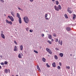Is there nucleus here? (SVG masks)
Instances as JSON below:
<instances>
[{
    "mask_svg": "<svg viewBox=\"0 0 76 76\" xmlns=\"http://www.w3.org/2000/svg\"><path fill=\"white\" fill-rule=\"evenodd\" d=\"M23 19L24 22L26 23H28L29 22V19H28V17L25 16L23 18Z\"/></svg>",
    "mask_w": 76,
    "mask_h": 76,
    "instance_id": "f03ea898",
    "label": "nucleus"
},
{
    "mask_svg": "<svg viewBox=\"0 0 76 76\" xmlns=\"http://www.w3.org/2000/svg\"><path fill=\"white\" fill-rule=\"evenodd\" d=\"M58 42L61 45H63V41H62V40H61L60 42V40H59Z\"/></svg>",
    "mask_w": 76,
    "mask_h": 76,
    "instance_id": "0eeeda50",
    "label": "nucleus"
},
{
    "mask_svg": "<svg viewBox=\"0 0 76 76\" xmlns=\"http://www.w3.org/2000/svg\"><path fill=\"white\" fill-rule=\"evenodd\" d=\"M11 13L13 17H15V13H14V12H11Z\"/></svg>",
    "mask_w": 76,
    "mask_h": 76,
    "instance_id": "f3484780",
    "label": "nucleus"
},
{
    "mask_svg": "<svg viewBox=\"0 0 76 76\" xmlns=\"http://www.w3.org/2000/svg\"><path fill=\"white\" fill-rule=\"evenodd\" d=\"M66 30L67 31H70V28L69 27H67L66 28Z\"/></svg>",
    "mask_w": 76,
    "mask_h": 76,
    "instance_id": "ddd939ff",
    "label": "nucleus"
},
{
    "mask_svg": "<svg viewBox=\"0 0 76 76\" xmlns=\"http://www.w3.org/2000/svg\"><path fill=\"white\" fill-rule=\"evenodd\" d=\"M58 41V39H56L55 42H57Z\"/></svg>",
    "mask_w": 76,
    "mask_h": 76,
    "instance_id": "473e14b6",
    "label": "nucleus"
},
{
    "mask_svg": "<svg viewBox=\"0 0 76 76\" xmlns=\"http://www.w3.org/2000/svg\"><path fill=\"white\" fill-rule=\"evenodd\" d=\"M0 69H1V66H0Z\"/></svg>",
    "mask_w": 76,
    "mask_h": 76,
    "instance_id": "864d4df0",
    "label": "nucleus"
},
{
    "mask_svg": "<svg viewBox=\"0 0 76 76\" xmlns=\"http://www.w3.org/2000/svg\"><path fill=\"white\" fill-rule=\"evenodd\" d=\"M70 8L68 7L67 8V12H69V13H72V11H70Z\"/></svg>",
    "mask_w": 76,
    "mask_h": 76,
    "instance_id": "6e6552de",
    "label": "nucleus"
},
{
    "mask_svg": "<svg viewBox=\"0 0 76 76\" xmlns=\"http://www.w3.org/2000/svg\"><path fill=\"white\" fill-rule=\"evenodd\" d=\"M8 18H9V19H10V20H11V21H12V22H13V21H14V19L13 18V17L12 16L10 17V16H8Z\"/></svg>",
    "mask_w": 76,
    "mask_h": 76,
    "instance_id": "39448f33",
    "label": "nucleus"
},
{
    "mask_svg": "<svg viewBox=\"0 0 76 76\" xmlns=\"http://www.w3.org/2000/svg\"><path fill=\"white\" fill-rule=\"evenodd\" d=\"M56 5H58V4L59 3V2H58V1H56Z\"/></svg>",
    "mask_w": 76,
    "mask_h": 76,
    "instance_id": "bb28decb",
    "label": "nucleus"
},
{
    "mask_svg": "<svg viewBox=\"0 0 76 76\" xmlns=\"http://www.w3.org/2000/svg\"><path fill=\"white\" fill-rule=\"evenodd\" d=\"M18 49V47L16 46H15L14 49V51H17Z\"/></svg>",
    "mask_w": 76,
    "mask_h": 76,
    "instance_id": "423d86ee",
    "label": "nucleus"
},
{
    "mask_svg": "<svg viewBox=\"0 0 76 76\" xmlns=\"http://www.w3.org/2000/svg\"><path fill=\"white\" fill-rule=\"evenodd\" d=\"M21 56H23V54L22 53H19L18 56L19 58H22Z\"/></svg>",
    "mask_w": 76,
    "mask_h": 76,
    "instance_id": "9b49d317",
    "label": "nucleus"
},
{
    "mask_svg": "<svg viewBox=\"0 0 76 76\" xmlns=\"http://www.w3.org/2000/svg\"><path fill=\"white\" fill-rule=\"evenodd\" d=\"M66 68L68 69H70V67L69 66H66Z\"/></svg>",
    "mask_w": 76,
    "mask_h": 76,
    "instance_id": "a878e982",
    "label": "nucleus"
},
{
    "mask_svg": "<svg viewBox=\"0 0 76 76\" xmlns=\"http://www.w3.org/2000/svg\"><path fill=\"white\" fill-rule=\"evenodd\" d=\"M70 56H72V54H70Z\"/></svg>",
    "mask_w": 76,
    "mask_h": 76,
    "instance_id": "603ef678",
    "label": "nucleus"
},
{
    "mask_svg": "<svg viewBox=\"0 0 76 76\" xmlns=\"http://www.w3.org/2000/svg\"><path fill=\"white\" fill-rule=\"evenodd\" d=\"M51 41L52 42H53V41H54V39H51Z\"/></svg>",
    "mask_w": 76,
    "mask_h": 76,
    "instance_id": "09e8293b",
    "label": "nucleus"
},
{
    "mask_svg": "<svg viewBox=\"0 0 76 76\" xmlns=\"http://www.w3.org/2000/svg\"><path fill=\"white\" fill-rule=\"evenodd\" d=\"M18 9H19V10H22V9H21L19 7H18Z\"/></svg>",
    "mask_w": 76,
    "mask_h": 76,
    "instance_id": "a19ab883",
    "label": "nucleus"
},
{
    "mask_svg": "<svg viewBox=\"0 0 76 76\" xmlns=\"http://www.w3.org/2000/svg\"><path fill=\"white\" fill-rule=\"evenodd\" d=\"M52 1L54 2V1H55V0H52Z\"/></svg>",
    "mask_w": 76,
    "mask_h": 76,
    "instance_id": "8fccbe9b",
    "label": "nucleus"
},
{
    "mask_svg": "<svg viewBox=\"0 0 76 76\" xmlns=\"http://www.w3.org/2000/svg\"><path fill=\"white\" fill-rule=\"evenodd\" d=\"M74 16L73 17V19L75 20V18H76V15L75 14L73 15Z\"/></svg>",
    "mask_w": 76,
    "mask_h": 76,
    "instance_id": "393cba45",
    "label": "nucleus"
},
{
    "mask_svg": "<svg viewBox=\"0 0 76 76\" xmlns=\"http://www.w3.org/2000/svg\"><path fill=\"white\" fill-rule=\"evenodd\" d=\"M54 57L56 60H57V59H58V57L57 56L55 55L54 56Z\"/></svg>",
    "mask_w": 76,
    "mask_h": 76,
    "instance_id": "b1692460",
    "label": "nucleus"
},
{
    "mask_svg": "<svg viewBox=\"0 0 76 76\" xmlns=\"http://www.w3.org/2000/svg\"><path fill=\"white\" fill-rule=\"evenodd\" d=\"M0 57L1 58H3V56H2V55H1L0 56Z\"/></svg>",
    "mask_w": 76,
    "mask_h": 76,
    "instance_id": "49530a36",
    "label": "nucleus"
},
{
    "mask_svg": "<svg viewBox=\"0 0 76 76\" xmlns=\"http://www.w3.org/2000/svg\"><path fill=\"white\" fill-rule=\"evenodd\" d=\"M29 31L30 32H33V30H30Z\"/></svg>",
    "mask_w": 76,
    "mask_h": 76,
    "instance_id": "e433bc0d",
    "label": "nucleus"
},
{
    "mask_svg": "<svg viewBox=\"0 0 76 76\" xmlns=\"http://www.w3.org/2000/svg\"><path fill=\"white\" fill-rule=\"evenodd\" d=\"M57 69H58V70H60V69H61V68L60 66H57Z\"/></svg>",
    "mask_w": 76,
    "mask_h": 76,
    "instance_id": "cd10ccee",
    "label": "nucleus"
},
{
    "mask_svg": "<svg viewBox=\"0 0 76 76\" xmlns=\"http://www.w3.org/2000/svg\"><path fill=\"white\" fill-rule=\"evenodd\" d=\"M4 15L5 16H6V15Z\"/></svg>",
    "mask_w": 76,
    "mask_h": 76,
    "instance_id": "5fc2aeb1",
    "label": "nucleus"
},
{
    "mask_svg": "<svg viewBox=\"0 0 76 76\" xmlns=\"http://www.w3.org/2000/svg\"><path fill=\"white\" fill-rule=\"evenodd\" d=\"M30 2H33L34 1V0H30Z\"/></svg>",
    "mask_w": 76,
    "mask_h": 76,
    "instance_id": "79ce46f5",
    "label": "nucleus"
},
{
    "mask_svg": "<svg viewBox=\"0 0 76 76\" xmlns=\"http://www.w3.org/2000/svg\"><path fill=\"white\" fill-rule=\"evenodd\" d=\"M46 50L48 52V53H49L50 54H52V52H51V50H50V49L48 48H46Z\"/></svg>",
    "mask_w": 76,
    "mask_h": 76,
    "instance_id": "7ed1b4c3",
    "label": "nucleus"
},
{
    "mask_svg": "<svg viewBox=\"0 0 76 76\" xmlns=\"http://www.w3.org/2000/svg\"><path fill=\"white\" fill-rule=\"evenodd\" d=\"M26 29L27 31H28L29 29V28L27 27V28H26Z\"/></svg>",
    "mask_w": 76,
    "mask_h": 76,
    "instance_id": "c756f323",
    "label": "nucleus"
},
{
    "mask_svg": "<svg viewBox=\"0 0 76 76\" xmlns=\"http://www.w3.org/2000/svg\"><path fill=\"white\" fill-rule=\"evenodd\" d=\"M59 55L61 57H63V53H61L59 54Z\"/></svg>",
    "mask_w": 76,
    "mask_h": 76,
    "instance_id": "a211bd4d",
    "label": "nucleus"
},
{
    "mask_svg": "<svg viewBox=\"0 0 76 76\" xmlns=\"http://www.w3.org/2000/svg\"><path fill=\"white\" fill-rule=\"evenodd\" d=\"M21 20H22V19H21V18H19L18 20L20 23H22Z\"/></svg>",
    "mask_w": 76,
    "mask_h": 76,
    "instance_id": "2eb2a0df",
    "label": "nucleus"
},
{
    "mask_svg": "<svg viewBox=\"0 0 76 76\" xmlns=\"http://www.w3.org/2000/svg\"><path fill=\"white\" fill-rule=\"evenodd\" d=\"M8 63V62H7V61H5L4 62V64H7Z\"/></svg>",
    "mask_w": 76,
    "mask_h": 76,
    "instance_id": "72a5a7b5",
    "label": "nucleus"
},
{
    "mask_svg": "<svg viewBox=\"0 0 76 76\" xmlns=\"http://www.w3.org/2000/svg\"><path fill=\"white\" fill-rule=\"evenodd\" d=\"M53 36L55 37H56V34L55 33L53 34Z\"/></svg>",
    "mask_w": 76,
    "mask_h": 76,
    "instance_id": "2f4dec72",
    "label": "nucleus"
},
{
    "mask_svg": "<svg viewBox=\"0 0 76 76\" xmlns=\"http://www.w3.org/2000/svg\"><path fill=\"white\" fill-rule=\"evenodd\" d=\"M20 50H21V51H22V50H23V45H21L20 46Z\"/></svg>",
    "mask_w": 76,
    "mask_h": 76,
    "instance_id": "4468645a",
    "label": "nucleus"
},
{
    "mask_svg": "<svg viewBox=\"0 0 76 76\" xmlns=\"http://www.w3.org/2000/svg\"><path fill=\"white\" fill-rule=\"evenodd\" d=\"M48 42V43H49V44H51L52 42H51V41H50V40H48L47 41Z\"/></svg>",
    "mask_w": 76,
    "mask_h": 76,
    "instance_id": "4be33fe9",
    "label": "nucleus"
},
{
    "mask_svg": "<svg viewBox=\"0 0 76 76\" xmlns=\"http://www.w3.org/2000/svg\"><path fill=\"white\" fill-rule=\"evenodd\" d=\"M1 37L2 38H3V39H5V36H4V34H1Z\"/></svg>",
    "mask_w": 76,
    "mask_h": 76,
    "instance_id": "1a4fd4ad",
    "label": "nucleus"
},
{
    "mask_svg": "<svg viewBox=\"0 0 76 76\" xmlns=\"http://www.w3.org/2000/svg\"><path fill=\"white\" fill-rule=\"evenodd\" d=\"M56 50H57L58 51L59 50V49H58V48H56Z\"/></svg>",
    "mask_w": 76,
    "mask_h": 76,
    "instance_id": "c03bdc74",
    "label": "nucleus"
},
{
    "mask_svg": "<svg viewBox=\"0 0 76 76\" xmlns=\"http://www.w3.org/2000/svg\"><path fill=\"white\" fill-rule=\"evenodd\" d=\"M37 69L39 71L41 72V69H40V68H39V66L38 65L37 66Z\"/></svg>",
    "mask_w": 76,
    "mask_h": 76,
    "instance_id": "dca6fc26",
    "label": "nucleus"
},
{
    "mask_svg": "<svg viewBox=\"0 0 76 76\" xmlns=\"http://www.w3.org/2000/svg\"><path fill=\"white\" fill-rule=\"evenodd\" d=\"M70 11H71V10H70L69 12H70Z\"/></svg>",
    "mask_w": 76,
    "mask_h": 76,
    "instance_id": "6e6d98bb",
    "label": "nucleus"
},
{
    "mask_svg": "<svg viewBox=\"0 0 76 76\" xmlns=\"http://www.w3.org/2000/svg\"><path fill=\"white\" fill-rule=\"evenodd\" d=\"M8 72L9 73H10V69H8Z\"/></svg>",
    "mask_w": 76,
    "mask_h": 76,
    "instance_id": "a18cd8bd",
    "label": "nucleus"
},
{
    "mask_svg": "<svg viewBox=\"0 0 76 76\" xmlns=\"http://www.w3.org/2000/svg\"><path fill=\"white\" fill-rule=\"evenodd\" d=\"M1 65H4V63H3V62H1Z\"/></svg>",
    "mask_w": 76,
    "mask_h": 76,
    "instance_id": "ea45409f",
    "label": "nucleus"
},
{
    "mask_svg": "<svg viewBox=\"0 0 76 76\" xmlns=\"http://www.w3.org/2000/svg\"><path fill=\"white\" fill-rule=\"evenodd\" d=\"M14 42L15 44H16V45H17L18 43H17L16 42V41L15 40L14 41Z\"/></svg>",
    "mask_w": 76,
    "mask_h": 76,
    "instance_id": "f704fd0d",
    "label": "nucleus"
},
{
    "mask_svg": "<svg viewBox=\"0 0 76 76\" xmlns=\"http://www.w3.org/2000/svg\"><path fill=\"white\" fill-rule=\"evenodd\" d=\"M47 16H48V14H46L45 15V18H47Z\"/></svg>",
    "mask_w": 76,
    "mask_h": 76,
    "instance_id": "c9c22d12",
    "label": "nucleus"
},
{
    "mask_svg": "<svg viewBox=\"0 0 76 76\" xmlns=\"http://www.w3.org/2000/svg\"><path fill=\"white\" fill-rule=\"evenodd\" d=\"M55 9L56 11H59V10L61 9V7L60 5H58V7L56 5L54 6Z\"/></svg>",
    "mask_w": 76,
    "mask_h": 76,
    "instance_id": "f257e3e1",
    "label": "nucleus"
},
{
    "mask_svg": "<svg viewBox=\"0 0 76 76\" xmlns=\"http://www.w3.org/2000/svg\"><path fill=\"white\" fill-rule=\"evenodd\" d=\"M42 37H44V34H42Z\"/></svg>",
    "mask_w": 76,
    "mask_h": 76,
    "instance_id": "37998d69",
    "label": "nucleus"
},
{
    "mask_svg": "<svg viewBox=\"0 0 76 76\" xmlns=\"http://www.w3.org/2000/svg\"><path fill=\"white\" fill-rule=\"evenodd\" d=\"M0 1L1 2H3V3H4V1L3 0H1Z\"/></svg>",
    "mask_w": 76,
    "mask_h": 76,
    "instance_id": "4c0bfd02",
    "label": "nucleus"
},
{
    "mask_svg": "<svg viewBox=\"0 0 76 76\" xmlns=\"http://www.w3.org/2000/svg\"><path fill=\"white\" fill-rule=\"evenodd\" d=\"M6 23H8V24H10V25H12V21H9L7 20H6Z\"/></svg>",
    "mask_w": 76,
    "mask_h": 76,
    "instance_id": "20e7f679",
    "label": "nucleus"
},
{
    "mask_svg": "<svg viewBox=\"0 0 76 76\" xmlns=\"http://www.w3.org/2000/svg\"><path fill=\"white\" fill-rule=\"evenodd\" d=\"M46 66L48 67H50V66L48 65V63L46 64Z\"/></svg>",
    "mask_w": 76,
    "mask_h": 76,
    "instance_id": "c85d7f7f",
    "label": "nucleus"
},
{
    "mask_svg": "<svg viewBox=\"0 0 76 76\" xmlns=\"http://www.w3.org/2000/svg\"><path fill=\"white\" fill-rule=\"evenodd\" d=\"M52 65L53 67H56V63L55 62H53L52 63Z\"/></svg>",
    "mask_w": 76,
    "mask_h": 76,
    "instance_id": "f8f14e48",
    "label": "nucleus"
},
{
    "mask_svg": "<svg viewBox=\"0 0 76 76\" xmlns=\"http://www.w3.org/2000/svg\"><path fill=\"white\" fill-rule=\"evenodd\" d=\"M17 17L18 18H20V15H19V14L18 13H17Z\"/></svg>",
    "mask_w": 76,
    "mask_h": 76,
    "instance_id": "aec40b11",
    "label": "nucleus"
},
{
    "mask_svg": "<svg viewBox=\"0 0 76 76\" xmlns=\"http://www.w3.org/2000/svg\"><path fill=\"white\" fill-rule=\"evenodd\" d=\"M64 16L65 18H66V19H68V17H67V14H65Z\"/></svg>",
    "mask_w": 76,
    "mask_h": 76,
    "instance_id": "412c9836",
    "label": "nucleus"
},
{
    "mask_svg": "<svg viewBox=\"0 0 76 76\" xmlns=\"http://www.w3.org/2000/svg\"><path fill=\"white\" fill-rule=\"evenodd\" d=\"M42 60L43 62H45L46 59L44 58H43Z\"/></svg>",
    "mask_w": 76,
    "mask_h": 76,
    "instance_id": "5701e85b",
    "label": "nucleus"
},
{
    "mask_svg": "<svg viewBox=\"0 0 76 76\" xmlns=\"http://www.w3.org/2000/svg\"><path fill=\"white\" fill-rule=\"evenodd\" d=\"M4 72L5 73H8V70H7V69H6L4 70Z\"/></svg>",
    "mask_w": 76,
    "mask_h": 76,
    "instance_id": "6ab92c4d",
    "label": "nucleus"
},
{
    "mask_svg": "<svg viewBox=\"0 0 76 76\" xmlns=\"http://www.w3.org/2000/svg\"><path fill=\"white\" fill-rule=\"evenodd\" d=\"M59 66H61V63L60 62H59Z\"/></svg>",
    "mask_w": 76,
    "mask_h": 76,
    "instance_id": "58836bf2",
    "label": "nucleus"
},
{
    "mask_svg": "<svg viewBox=\"0 0 76 76\" xmlns=\"http://www.w3.org/2000/svg\"><path fill=\"white\" fill-rule=\"evenodd\" d=\"M1 34H3V31H1Z\"/></svg>",
    "mask_w": 76,
    "mask_h": 76,
    "instance_id": "3c124183",
    "label": "nucleus"
},
{
    "mask_svg": "<svg viewBox=\"0 0 76 76\" xmlns=\"http://www.w3.org/2000/svg\"><path fill=\"white\" fill-rule=\"evenodd\" d=\"M45 19H46V20H48V18H46Z\"/></svg>",
    "mask_w": 76,
    "mask_h": 76,
    "instance_id": "de8ad7c7",
    "label": "nucleus"
},
{
    "mask_svg": "<svg viewBox=\"0 0 76 76\" xmlns=\"http://www.w3.org/2000/svg\"><path fill=\"white\" fill-rule=\"evenodd\" d=\"M48 38L50 39H52V36L50 34H49L48 35Z\"/></svg>",
    "mask_w": 76,
    "mask_h": 76,
    "instance_id": "9d476101",
    "label": "nucleus"
},
{
    "mask_svg": "<svg viewBox=\"0 0 76 76\" xmlns=\"http://www.w3.org/2000/svg\"><path fill=\"white\" fill-rule=\"evenodd\" d=\"M34 53H36V54H38V51H37L36 50H34Z\"/></svg>",
    "mask_w": 76,
    "mask_h": 76,
    "instance_id": "7c9ffc66",
    "label": "nucleus"
}]
</instances>
